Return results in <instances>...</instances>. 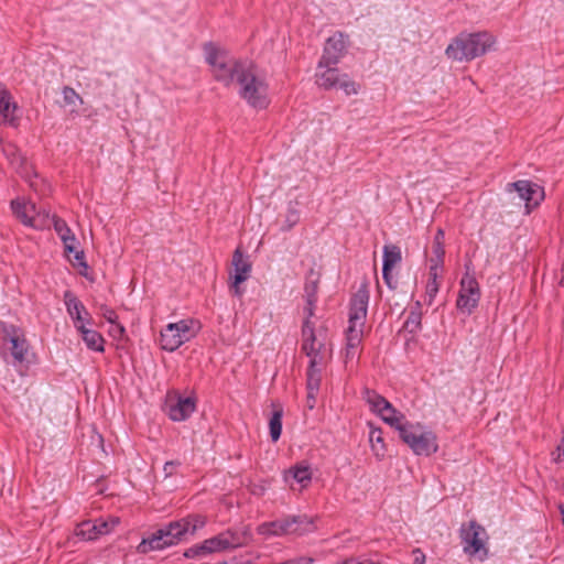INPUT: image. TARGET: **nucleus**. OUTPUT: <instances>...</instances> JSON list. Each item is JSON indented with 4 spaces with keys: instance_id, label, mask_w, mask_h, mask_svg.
<instances>
[{
    "instance_id": "nucleus-1",
    "label": "nucleus",
    "mask_w": 564,
    "mask_h": 564,
    "mask_svg": "<svg viewBox=\"0 0 564 564\" xmlns=\"http://www.w3.org/2000/svg\"><path fill=\"white\" fill-rule=\"evenodd\" d=\"M206 519L195 514L174 521L159 529L151 536L143 539L138 545L139 553L145 554L153 550H162L182 541L187 534L193 535L205 525Z\"/></svg>"
},
{
    "instance_id": "nucleus-2",
    "label": "nucleus",
    "mask_w": 564,
    "mask_h": 564,
    "mask_svg": "<svg viewBox=\"0 0 564 564\" xmlns=\"http://www.w3.org/2000/svg\"><path fill=\"white\" fill-rule=\"evenodd\" d=\"M302 351L308 357L307 373L322 375L332 359V343L325 328L314 329L313 324L304 321L302 327Z\"/></svg>"
},
{
    "instance_id": "nucleus-3",
    "label": "nucleus",
    "mask_w": 564,
    "mask_h": 564,
    "mask_svg": "<svg viewBox=\"0 0 564 564\" xmlns=\"http://www.w3.org/2000/svg\"><path fill=\"white\" fill-rule=\"evenodd\" d=\"M206 62L210 65L213 76L225 86L237 84L247 67V62H240L228 56L227 52L214 43L204 45Z\"/></svg>"
},
{
    "instance_id": "nucleus-4",
    "label": "nucleus",
    "mask_w": 564,
    "mask_h": 564,
    "mask_svg": "<svg viewBox=\"0 0 564 564\" xmlns=\"http://www.w3.org/2000/svg\"><path fill=\"white\" fill-rule=\"evenodd\" d=\"M491 44V35L488 32L460 33L452 40L445 54L452 61L469 62L485 54Z\"/></svg>"
},
{
    "instance_id": "nucleus-5",
    "label": "nucleus",
    "mask_w": 564,
    "mask_h": 564,
    "mask_svg": "<svg viewBox=\"0 0 564 564\" xmlns=\"http://www.w3.org/2000/svg\"><path fill=\"white\" fill-rule=\"evenodd\" d=\"M237 85L239 86V96L253 108L264 109L269 105L268 83L259 68L248 63L242 70Z\"/></svg>"
},
{
    "instance_id": "nucleus-6",
    "label": "nucleus",
    "mask_w": 564,
    "mask_h": 564,
    "mask_svg": "<svg viewBox=\"0 0 564 564\" xmlns=\"http://www.w3.org/2000/svg\"><path fill=\"white\" fill-rule=\"evenodd\" d=\"M400 438L415 455L431 456L438 449L436 435L419 423H409L399 427Z\"/></svg>"
},
{
    "instance_id": "nucleus-7",
    "label": "nucleus",
    "mask_w": 564,
    "mask_h": 564,
    "mask_svg": "<svg viewBox=\"0 0 564 564\" xmlns=\"http://www.w3.org/2000/svg\"><path fill=\"white\" fill-rule=\"evenodd\" d=\"M199 329V322L193 318L171 323L161 332V347L164 350L174 351L181 345L194 338Z\"/></svg>"
},
{
    "instance_id": "nucleus-8",
    "label": "nucleus",
    "mask_w": 564,
    "mask_h": 564,
    "mask_svg": "<svg viewBox=\"0 0 564 564\" xmlns=\"http://www.w3.org/2000/svg\"><path fill=\"white\" fill-rule=\"evenodd\" d=\"M368 300L369 295L366 289L358 290L357 293L351 299L349 311V326L347 328V333H349V340L351 347L356 346L358 341H362Z\"/></svg>"
},
{
    "instance_id": "nucleus-9",
    "label": "nucleus",
    "mask_w": 564,
    "mask_h": 564,
    "mask_svg": "<svg viewBox=\"0 0 564 564\" xmlns=\"http://www.w3.org/2000/svg\"><path fill=\"white\" fill-rule=\"evenodd\" d=\"M243 544V538L231 530L224 531L216 536L205 540L202 544L195 545L185 552V556L194 557L216 552L236 549Z\"/></svg>"
},
{
    "instance_id": "nucleus-10",
    "label": "nucleus",
    "mask_w": 564,
    "mask_h": 564,
    "mask_svg": "<svg viewBox=\"0 0 564 564\" xmlns=\"http://www.w3.org/2000/svg\"><path fill=\"white\" fill-rule=\"evenodd\" d=\"M316 74V84L324 89L340 88L346 95L358 93L357 84L347 74L340 75L335 65L323 66Z\"/></svg>"
},
{
    "instance_id": "nucleus-11",
    "label": "nucleus",
    "mask_w": 564,
    "mask_h": 564,
    "mask_svg": "<svg viewBox=\"0 0 564 564\" xmlns=\"http://www.w3.org/2000/svg\"><path fill=\"white\" fill-rule=\"evenodd\" d=\"M460 538L465 553L477 556L479 560L487 556L488 551L485 546L486 531L482 527L475 522H469L468 525L462 527Z\"/></svg>"
},
{
    "instance_id": "nucleus-12",
    "label": "nucleus",
    "mask_w": 564,
    "mask_h": 564,
    "mask_svg": "<svg viewBox=\"0 0 564 564\" xmlns=\"http://www.w3.org/2000/svg\"><path fill=\"white\" fill-rule=\"evenodd\" d=\"M231 267L232 271L229 272V290L232 295L241 297L245 292L241 283L249 279L252 264L240 247L232 253Z\"/></svg>"
},
{
    "instance_id": "nucleus-13",
    "label": "nucleus",
    "mask_w": 564,
    "mask_h": 564,
    "mask_svg": "<svg viewBox=\"0 0 564 564\" xmlns=\"http://www.w3.org/2000/svg\"><path fill=\"white\" fill-rule=\"evenodd\" d=\"M524 204V215H530L544 200V188L529 180L508 183Z\"/></svg>"
},
{
    "instance_id": "nucleus-14",
    "label": "nucleus",
    "mask_w": 564,
    "mask_h": 564,
    "mask_svg": "<svg viewBox=\"0 0 564 564\" xmlns=\"http://www.w3.org/2000/svg\"><path fill=\"white\" fill-rule=\"evenodd\" d=\"M500 217L503 221L516 223L524 215V204L517 197L509 184L502 189L499 196Z\"/></svg>"
},
{
    "instance_id": "nucleus-15",
    "label": "nucleus",
    "mask_w": 564,
    "mask_h": 564,
    "mask_svg": "<svg viewBox=\"0 0 564 564\" xmlns=\"http://www.w3.org/2000/svg\"><path fill=\"white\" fill-rule=\"evenodd\" d=\"M11 208L23 225L35 229L44 226L45 216H41L33 203L17 198L11 202Z\"/></svg>"
},
{
    "instance_id": "nucleus-16",
    "label": "nucleus",
    "mask_w": 564,
    "mask_h": 564,
    "mask_svg": "<svg viewBox=\"0 0 564 564\" xmlns=\"http://www.w3.org/2000/svg\"><path fill=\"white\" fill-rule=\"evenodd\" d=\"M346 46L347 36H345L341 32H338L328 37L325 43L323 56L318 63V68H323V66L336 65L343 57Z\"/></svg>"
},
{
    "instance_id": "nucleus-17",
    "label": "nucleus",
    "mask_w": 564,
    "mask_h": 564,
    "mask_svg": "<svg viewBox=\"0 0 564 564\" xmlns=\"http://www.w3.org/2000/svg\"><path fill=\"white\" fill-rule=\"evenodd\" d=\"M3 340L11 344L10 350L14 360L22 362L29 350L24 333L14 325H2Z\"/></svg>"
},
{
    "instance_id": "nucleus-18",
    "label": "nucleus",
    "mask_w": 564,
    "mask_h": 564,
    "mask_svg": "<svg viewBox=\"0 0 564 564\" xmlns=\"http://www.w3.org/2000/svg\"><path fill=\"white\" fill-rule=\"evenodd\" d=\"M1 149L11 166L26 181L30 186L37 191V183L31 180L32 166L28 164L26 160L20 153L19 149L13 143H2Z\"/></svg>"
},
{
    "instance_id": "nucleus-19",
    "label": "nucleus",
    "mask_w": 564,
    "mask_h": 564,
    "mask_svg": "<svg viewBox=\"0 0 564 564\" xmlns=\"http://www.w3.org/2000/svg\"><path fill=\"white\" fill-rule=\"evenodd\" d=\"M480 296L478 282L474 276L466 274L460 281V291L457 307L468 313L476 306Z\"/></svg>"
},
{
    "instance_id": "nucleus-20",
    "label": "nucleus",
    "mask_w": 564,
    "mask_h": 564,
    "mask_svg": "<svg viewBox=\"0 0 564 564\" xmlns=\"http://www.w3.org/2000/svg\"><path fill=\"white\" fill-rule=\"evenodd\" d=\"M402 260L401 250L397 245H386L383 247V268L382 276L386 284L394 290L397 289L398 281L392 276V269Z\"/></svg>"
},
{
    "instance_id": "nucleus-21",
    "label": "nucleus",
    "mask_w": 564,
    "mask_h": 564,
    "mask_svg": "<svg viewBox=\"0 0 564 564\" xmlns=\"http://www.w3.org/2000/svg\"><path fill=\"white\" fill-rule=\"evenodd\" d=\"M17 110L18 105L13 101L10 91L0 84V124L15 127L18 124Z\"/></svg>"
},
{
    "instance_id": "nucleus-22",
    "label": "nucleus",
    "mask_w": 564,
    "mask_h": 564,
    "mask_svg": "<svg viewBox=\"0 0 564 564\" xmlns=\"http://www.w3.org/2000/svg\"><path fill=\"white\" fill-rule=\"evenodd\" d=\"M64 301L67 312L73 318L76 328L77 324H85V322H89V319H87V317H89V313L83 303L70 291L65 292Z\"/></svg>"
},
{
    "instance_id": "nucleus-23",
    "label": "nucleus",
    "mask_w": 564,
    "mask_h": 564,
    "mask_svg": "<svg viewBox=\"0 0 564 564\" xmlns=\"http://www.w3.org/2000/svg\"><path fill=\"white\" fill-rule=\"evenodd\" d=\"M281 531L283 534H302L313 525L312 520L305 516H293L281 519Z\"/></svg>"
},
{
    "instance_id": "nucleus-24",
    "label": "nucleus",
    "mask_w": 564,
    "mask_h": 564,
    "mask_svg": "<svg viewBox=\"0 0 564 564\" xmlns=\"http://www.w3.org/2000/svg\"><path fill=\"white\" fill-rule=\"evenodd\" d=\"M196 409L193 398H178L175 404L169 406L167 414L173 421L186 420Z\"/></svg>"
},
{
    "instance_id": "nucleus-25",
    "label": "nucleus",
    "mask_w": 564,
    "mask_h": 564,
    "mask_svg": "<svg viewBox=\"0 0 564 564\" xmlns=\"http://www.w3.org/2000/svg\"><path fill=\"white\" fill-rule=\"evenodd\" d=\"M77 329L80 332L83 340L91 350L102 352L105 350V339L95 329L87 328L85 324H77Z\"/></svg>"
},
{
    "instance_id": "nucleus-26",
    "label": "nucleus",
    "mask_w": 564,
    "mask_h": 564,
    "mask_svg": "<svg viewBox=\"0 0 564 564\" xmlns=\"http://www.w3.org/2000/svg\"><path fill=\"white\" fill-rule=\"evenodd\" d=\"M290 478H293L301 485V490L306 488L312 480V473L308 465L299 464L290 468L285 474V480L289 481Z\"/></svg>"
},
{
    "instance_id": "nucleus-27",
    "label": "nucleus",
    "mask_w": 564,
    "mask_h": 564,
    "mask_svg": "<svg viewBox=\"0 0 564 564\" xmlns=\"http://www.w3.org/2000/svg\"><path fill=\"white\" fill-rule=\"evenodd\" d=\"M381 419L399 432V427L405 424L404 415L397 411L390 402L381 410Z\"/></svg>"
},
{
    "instance_id": "nucleus-28",
    "label": "nucleus",
    "mask_w": 564,
    "mask_h": 564,
    "mask_svg": "<svg viewBox=\"0 0 564 564\" xmlns=\"http://www.w3.org/2000/svg\"><path fill=\"white\" fill-rule=\"evenodd\" d=\"M322 381V375L319 373H307L306 379V388H307V399L306 404L310 410L315 408L316 404V395L318 393Z\"/></svg>"
},
{
    "instance_id": "nucleus-29",
    "label": "nucleus",
    "mask_w": 564,
    "mask_h": 564,
    "mask_svg": "<svg viewBox=\"0 0 564 564\" xmlns=\"http://www.w3.org/2000/svg\"><path fill=\"white\" fill-rule=\"evenodd\" d=\"M272 406L274 408V411L269 422V429L272 441L276 442L280 438L282 432L283 409L280 404L275 403H273Z\"/></svg>"
},
{
    "instance_id": "nucleus-30",
    "label": "nucleus",
    "mask_w": 564,
    "mask_h": 564,
    "mask_svg": "<svg viewBox=\"0 0 564 564\" xmlns=\"http://www.w3.org/2000/svg\"><path fill=\"white\" fill-rule=\"evenodd\" d=\"M362 395L364 400L370 405V409L377 414H380L381 410L389 402L386 398L378 394L375 390L365 389Z\"/></svg>"
},
{
    "instance_id": "nucleus-31",
    "label": "nucleus",
    "mask_w": 564,
    "mask_h": 564,
    "mask_svg": "<svg viewBox=\"0 0 564 564\" xmlns=\"http://www.w3.org/2000/svg\"><path fill=\"white\" fill-rule=\"evenodd\" d=\"M369 442L373 454L379 458H383L386 455V445L382 437V431L380 429H372L369 434Z\"/></svg>"
},
{
    "instance_id": "nucleus-32",
    "label": "nucleus",
    "mask_w": 564,
    "mask_h": 564,
    "mask_svg": "<svg viewBox=\"0 0 564 564\" xmlns=\"http://www.w3.org/2000/svg\"><path fill=\"white\" fill-rule=\"evenodd\" d=\"M76 535L82 536L85 540H94L99 536L98 529L94 521H84L78 524Z\"/></svg>"
},
{
    "instance_id": "nucleus-33",
    "label": "nucleus",
    "mask_w": 564,
    "mask_h": 564,
    "mask_svg": "<svg viewBox=\"0 0 564 564\" xmlns=\"http://www.w3.org/2000/svg\"><path fill=\"white\" fill-rule=\"evenodd\" d=\"M96 528L98 529V534H107L111 532L120 522L118 517H108L107 519H97L94 521Z\"/></svg>"
},
{
    "instance_id": "nucleus-34",
    "label": "nucleus",
    "mask_w": 564,
    "mask_h": 564,
    "mask_svg": "<svg viewBox=\"0 0 564 564\" xmlns=\"http://www.w3.org/2000/svg\"><path fill=\"white\" fill-rule=\"evenodd\" d=\"M281 527V520L264 522L257 528V532L265 536L282 535Z\"/></svg>"
},
{
    "instance_id": "nucleus-35",
    "label": "nucleus",
    "mask_w": 564,
    "mask_h": 564,
    "mask_svg": "<svg viewBox=\"0 0 564 564\" xmlns=\"http://www.w3.org/2000/svg\"><path fill=\"white\" fill-rule=\"evenodd\" d=\"M300 221V212L296 208H289L285 219L281 226L283 231H290Z\"/></svg>"
},
{
    "instance_id": "nucleus-36",
    "label": "nucleus",
    "mask_w": 564,
    "mask_h": 564,
    "mask_svg": "<svg viewBox=\"0 0 564 564\" xmlns=\"http://www.w3.org/2000/svg\"><path fill=\"white\" fill-rule=\"evenodd\" d=\"M444 238L445 234L444 230L438 228L436 231V235L434 237V243H433V252L435 253L436 258L442 261L445 250H444Z\"/></svg>"
},
{
    "instance_id": "nucleus-37",
    "label": "nucleus",
    "mask_w": 564,
    "mask_h": 564,
    "mask_svg": "<svg viewBox=\"0 0 564 564\" xmlns=\"http://www.w3.org/2000/svg\"><path fill=\"white\" fill-rule=\"evenodd\" d=\"M421 313L410 312L404 322V328L410 333H415L421 327Z\"/></svg>"
},
{
    "instance_id": "nucleus-38",
    "label": "nucleus",
    "mask_w": 564,
    "mask_h": 564,
    "mask_svg": "<svg viewBox=\"0 0 564 564\" xmlns=\"http://www.w3.org/2000/svg\"><path fill=\"white\" fill-rule=\"evenodd\" d=\"M53 225L61 239L73 234L66 221L62 218L53 217Z\"/></svg>"
},
{
    "instance_id": "nucleus-39",
    "label": "nucleus",
    "mask_w": 564,
    "mask_h": 564,
    "mask_svg": "<svg viewBox=\"0 0 564 564\" xmlns=\"http://www.w3.org/2000/svg\"><path fill=\"white\" fill-rule=\"evenodd\" d=\"M63 98L66 105H75L77 101L83 104L82 97L75 91L72 87H64L63 89Z\"/></svg>"
},
{
    "instance_id": "nucleus-40",
    "label": "nucleus",
    "mask_w": 564,
    "mask_h": 564,
    "mask_svg": "<svg viewBox=\"0 0 564 564\" xmlns=\"http://www.w3.org/2000/svg\"><path fill=\"white\" fill-rule=\"evenodd\" d=\"M100 314L102 317L109 322L110 324H116V321L118 319L117 313L110 308L109 306L102 304L99 306Z\"/></svg>"
},
{
    "instance_id": "nucleus-41",
    "label": "nucleus",
    "mask_w": 564,
    "mask_h": 564,
    "mask_svg": "<svg viewBox=\"0 0 564 564\" xmlns=\"http://www.w3.org/2000/svg\"><path fill=\"white\" fill-rule=\"evenodd\" d=\"M438 289H440V283L438 281H435V280H429L427 283H426V295L429 297V304L431 305L435 295L437 294L438 292Z\"/></svg>"
},
{
    "instance_id": "nucleus-42",
    "label": "nucleus",
    "mask_w": 564,
    "mask_h": 564,
    "mask_svg": "<svg viewBox=\"0 0 564 564\" xmlns=\"http://www.w3.org/2000/svg\"><path fill=\"white\" fill-rule=\"evenodd\" d=\"M74 254V260H70L73 265H77L79 268H83L84 270L88 269L87 263L85 262V256L83 250H78L75 247V251L72 252Z\"/></svg>"
},
{
    "instance_id": "nucleus-43",
    "label": "nucleus",
    "mask_w": 564,
    "mask_h": 564,
    "mask_svg": "<svg viewBox=\"0 0 564 564\" xmlns=\"http://www.w3.org/2000/svg\"><path fill=\"white\" fill-rule=\"evenodd\" d=\"M62 241L64 243L65 253L67 254V257H70V252L75 251V235L72 234L69 236H66L65 238H62Z\"/></svg>"
},
{
    "instance_id": "nucleus-44",
    "label": "nucleus",
    "mask_w": 564,
    "mask_h": 564,
    "mask_svg": "<svg viewBox=\"0 0 564 564\" xmlns=\"http://www.w3.org/2000/svg\"><path fill=\"white\" fill-rule=\"evenodd\" d=\"M337 564H381L380 562H375L372 560H369V558H359V557H355V556H350V557H347L340 562H338Z\"/></svg>"
},
{
    "instance_id": "nucleus-45",
    "label": "nucleus",
    "mask_w": 564,
    "mask_h": 564,
    "mask_svg": "<svg viewBox=\"0 0 564 564\" xmlns=\"http://www.w3.org/2000/svg\"><path fill=\"white\" fill-rule=\"evenodd\" d=\"M346 359H354L357 355V349L358 347L360 346L361 341H358V344H356V346L351 347L350 346V340H349V333L346 332Z\"/></svg>"
},
{
    "instance_id": "nucleus-46",
    "label": "nucleus",
    "mask_w": 564,
    "mask_h": 564,
    "mask_svg": "<svg viewBox=\"0 0 564 564\" xmlns=\"http://www.w3.org/2000/svg\"><path fill=\"white\" fill-rule=\"evenodd\" d=\"M307 302V305L305 307V312H306V318L305 321H310V318L314 315V304L316 302V297H313V294H308V297L306 300Z\"/></svg>"
},
{
    "instance_id": "nucleus-47",
    "label": "nucleus",
    "mask_w": 564,
    "mask_h": 564,
    "mask_svg": "<svg viewBox=\"0 0 564 564\" xmlns=\"http://www.w3.org/2000/svg\"><path fill=\"white\" fill-rule=\"evenodd\" d=\"M178 466H180V462H177V460L166 462L163 467L165 477H171L175 473V470Z\"/></svg>"
},
{
    "instance_id": "nucleus-48",
    "label": "nucleus",
    "mask_w": 564,
    "mask_h": 564,
    "mask_svg": "<svg viewBox=\"0 0 564 564\" xmlns=\"http://www.w3.org/2000/svg\"><path fill=\"white\" fill-rule=\"evenodd\" d=\"M110 333L113 337L121 338L124 335V327L117 319L116 324H112Z\"/></svg>"
},
{
    "instance_id": "nucleus-49",
    "label": "nucleus",
    "mask_w": 564,
    "mask_h": 564,
    "mask_svg": "<svg viewBox=\"0 0 564 564\" xmlns=\"http://www.w3.org/2000/svg\"><path fill=\"white\" fill-rule=\"evenodd\" d=\"M413 564H424L425 562V555L420 549L413 550Z\"/></svg>"
},
{
    "instance_id": "nucleus-50",
    "label": "nucleus",
    "mask_w": 564,
    "mask_h": 564,
    "mask_svg": "<svg viewBox=\"0 0 564 564\" xmlns=\"http://www.w3.org/2000/svg\"><path fill=\"white\" fill-rule=\"evenodd\" d=\"M437 276H438V267H437V264H434L430 268L429 280L437 281Z\"/></svg>"
},
{
    "instance_id": "nucleus-51",
    "label": "nucleus",
    "mask_w": 564,
    "mask_h": 564,
    "mask_svg": "<svg viewBox=\"0 0 564 564\" xmlns=\"http://www.w3.org/2000/svg\"><path fill=\"white\" fill-rule=\"evenodd\" d=\"M317 285L316 283H313L312 285L305 286L306 296L308 297V294H313V297H315Z\"/></svg>"
},
{
    "instance_id": "nucleus-52",
    "label": "nucleus",
    "mask_w": 564,
    "mask_h": 564,
    "mask_svg": "<svg viewBox=\"0 0 564 564\" xmlns=\"http://www.w3.org/2000/svg\"><path fill=\"white\" fill-rule=\"evenodd\" d=\"M558 449H562L563 452H562V454L560 453V454L557 455V457L555 458V460H556V462H560L561 459H563V460H564V445H562V444H561V445L558 446Z\"/></svg>"
},
{
    "instance_id": "nucleus-53",
    "label": "nucleus",
    "mask_w": 564,
    "mask_h": 564,
    "mask_svg": "<svg viewBox=\"0 0 564 564\" xmlns=\"http://www.w3.org/2000/svg\"><path fill=\"white\" fill-rule=\"evenodd\" d=\"M561 272L563 273L562 279L560 280V285L564 286V260L561 267Z\"/></svg>"
},
{
    "instance_id": "nucleus-54",
    "label": "nucleus",
    "mask_w": 564,
    "mask_h": 564,
    "mask_svg": "<svg viewBox=\"0 0 564 564\" xmlns=\"http://www.w3.org/2000/svg\"><path fill=\"white\" fill-rule=\"evenodd\" d=\"M301 561L304 562L303 564H311L313 560L312 558H302Z\"/></svg>"
},
{
    "instance_id": "nucleus-55",
    "label": "nucleus",
    "mask_w": 564,
    "mask_h": 564,
    "mask_svg": "<svg viewBox=\"0 0 564 564\" xmlns=\"http://www.w3.org/2000/svg\"><path fill=\"white\" fill-rule=\"evenodd\" d=\"M562 433H563V435H562L561 443H562V445H564V427H563V432Z\"/></svg>"
}]
</instances>
